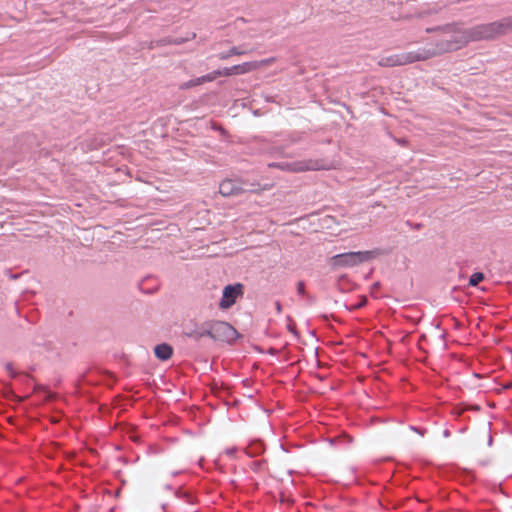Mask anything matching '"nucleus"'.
<instances>
[{"label": "nucleus", "instance_id": "obj_1", "mask_svg": "<svg viewBox=\"0 0 512 512\" xmlns=\"http://www.w3.org/2000/svg\"><path fill=\"white\" fill-rule=\"evenodd\" d=\"M440 32L441 38L433 44L430 48H423L426 55H429V59L448 53L451 51H456L468 43H458L461 38H467L466 36H469L468 29H463L457 24H447L442 27H436V28H427V33L432 32Z\"/></svg>", "mask_w": 512, "mask_h": 512}, {"label": "nucleus", "instance_id": "obj_2", "mask_svg": "<svg viewBox=\"0 0 512 512\" xmlns=\"http://www.w3.org/2000/svg\"><path fill=\"white\" fill-rule=\"evenodd\" d=\"M512 30V17L501 19L497 22L477 25L468 29V38L462 37L459 43H469L472 41L490 40L503 35Z\"/></svg>", "mask_w": 512, "mask_h": 512}, {"label": "nucleus", "instance_id": "obj_3", "mask_svg": "<svg viewBox=\"0 0 512 512\" xmlns=\"http://www.w3.org/2000/svg\"><path fill=\"white\" fill-rule=\"evenodd\" d=\"M269 168H278L287 172H307V171H319V170H330L334 168V165L323 159H306L295 162H281V163H269Z\"/></svg>", "mask_w": 512, "mask_h": 512}, {"label": "nucleus", "instance_id": "obj_4", "mask_svg": "<svg viewBox=\"0 0 512 512\" xmlns=\"http://www.w3.org/2000/svg\"><path fill=\"white\" fill-rule=\"evenodd\" d=\"M426 60H429V55H426L424 49L420 48L416 51L381 57L378 61V65L381 67L391 68Z\"/></svg>", "mask_w": 512, "mask_h": 512}, {"label": "nucleus", "instance_id": "obj_5", "mask_svg": "<svg viewBox=\"0 0 512 512\" xmlns=\"http://www.w3.org/2000/svg\"><path fill=\"white\" fill-rule=\"evenodd\" d=\"M235 332L234 328L224 321H213L207 324L205 329L188 333L189 337L199 339L204 336H209L214 339H219L221 335L230 336Z\"/></svg>", "mask_w": 512, "mask_h": 512}, {"label": "nucleus", "instance_id": "obj_6", "mask_svg": "<svg viewBox=\"0 0 512 512\" xmlns=\"http://www.w3.org/2000/svg\"><path fill=\"white\" fill-rule=\"evenodd\" d=\"M372 252H348L335 255L332 258L333 264L336 266H355L359 263L367 261L372 258Z\"/></svg>", "mask_w": 512, "mask_h": 512}, {"label": "nucleus", "instance_id": "obj_7", "mask_svg": "<svg viewBox=\"0 0 512 512\" xmlns=\"http://www.w3.org/2000/svg\"><path fill=\"white\" fill-rule=\"evenodd\" d=\"M244 286L241 283L227 285L223 289V294L219 302L221 309H228L232 307L238 298H241L244 293Z\"/></svg>", "mask_w": 512, "mask_h": 512}, {"label": "nucleus", "instance_id": "obj_8", "mask_svg": "<svg viewBox=\"0 0 512 512\" xmlns=\"http://www.w3.org/2000/svg\"><path fill=\"white\" fill-rule=\"evenodd\" d=\"M246 191L239 180L225 179L219 185V193L224 197L239 195Z\"/></svg>", "mask_w": 512, "mask_h": 512}, {"label": "nucleus", "instance_id": "obj_9", "mask_svg": "<svg viewBox=\"0 0 512 512\" xmlns=\"http://www.w3.org/2000/svg\"><path fill=\"white\" fill-rule=\"evenodd\" d=\"M273 59L262 60L260 62H245L243 64L235 65L236 74H245L250 71L256 70L263 65H268Z\"/></svg>", "mask_w": 512, "mask_h": 512}, {"label": "nucleus", "instance_id": "obj_10", "mask_svg": "<svg viewBox=\"0 0 512 512\" xmlns=\"http://www.w3.org/2000/svg\"><path fill=\"white\" fill-rule=\"evenodd\" d=\"M219 74L220 73H217V71H214L210 74H207V75H204L202 77H199L195 80H191L185 84H183L181 86V88H190V87H193V86H196V85H200V84H203L205 82H211L213 80H215L217 77H219Z\"/></svg>", "mask_w": 512, "mask_h": 512}, {"label": "nucleus", "instance_id": "obj_11", "mask_svg": "<svg viewBox=\"0 0 512 512\" xmlns=\"http://www.w3.org/2000/svg\"><path fill=\"white\" fill-rule=\"evenodd\" d=\"M155 355L158 359L165 361L171 358L173 349L168 344H159L154 349Z\"/></svg>", "mask_w": 512, "mask_h": 512}, {"label": "nucleus", "instance_id": "obj_12", "mask_svg": "<svg viewBox=\"0 0 512 512\" xmlns=\"http://www.w3.org/2000/svg\"><path fill=\"white\" fill-rule=\"evenodd\" d=\"M139 287L145 293H152L158 289V281L155 278L147 277L141 281Z\"/></svg>", "mask_w": 512, "mask_h": 512}, {"label": "nucleus", "instance_id": "obj_13", "mask_svg": "<svg viewBox=\"0 0 512 512\" xmlns=\"http://www.w3.org/2000/svg\"><path fill=\"white\" fill-rule=\"evenodd\" d=\"M175 495L187 504L194 505L196 503V496L191 491L180 488L176 491Z\"/></svg>", "mask_w": 512, "mask_h": 512}, {"label": "nucleus", "instance_id": "obj_14", "mask_svg": "<svg viewBox=\"0 0 512 512\" xmlns=\"http://www.w3.org/2000/svg\"><path fill=\"white\" fill-rule=\"evenodd\" d=\"M484 279V275L481 272L473 273L469 279L470 286H477Z\"/></svg>", "mask_w": 512, "mask_h": 512}, {"label": "nucleus", "instance_id": "obj_15", "mask_svg": "<svg viewBox=\"0 0 512 512\" xmlns=\"http://www.w3.org/2000/svg\"><path fill=\"white\" fill-rule=\"evenodd\" d=\"M217 73H220L219 77L235 75L236 74L235 66H232L230 68H225L224 70H217Z\"/></svg>", "mask_w": 512, "mask_h": 512}, {"label": "nucleus", "instance_id": "obj_16", "mask_svg": "<svg viewBox=\"0 0 512 512\" xmlns=\"http://www.w3.org/2000/svg\"><path fill=\"white\" fill-rule=\"evenodd\" d=\"M5 370L7 371V373L11 376V377H15L16 376V372L13 368V365L11 363H6L5 364Z\"/></svg>", "mask_w": 512, "mask_h": 512}, {"label": "nucleus", "instance_id": "obj_17", "mask_svg": "<svg viewBox=\"0 0 512 512\" xmlns=\"http://www.w3.org/2000/svg\"><path fill=\"white\" fill-rule=\"evenodd\" d=\"M297 291H298V294L299 295H304L305 294V284L303 281H299L298 284H297Z\"/></svg>", "mask_w": 512, "mask_h": 512}, {"label": "nucleus", "instance_id": "obj_18", "mask_svg": "<svg viewBox=\"0 0 512 512\" xmlns=\"http://www.w3.org/2000/svg\"><path fill=\"white\" fill-rule=\"evenodd\" d=\"M237 449L236 448H229V449H226V454L229 455V456H232L236 453Z\"/></svg>", "mask_w": 512, "mask_h": 512}, {"label": "nucleus", "instance_id": "obj_19", "mask_svg": "<svg viewBox=\"0 0 512 512\" xmlns=\"http://www.w3.org/2000/svg\"><path fill=\"white\" fill-rule=\"evenodd\" d=\"M212 128H213L214 130L223 131V128H222L220 125L216 124V123H214V124L212 125Z\"/></svg>", "mask_w": 512, "mask_h": 512}, {"label": "nucleus", "instance_id": "obj_20", "mask_svg": "<svg viewBox=\"0 0 512 512\" xmlns=\"http://www.w3.org/2000/svg\"><path fill=\"white\" fill-rule=\"evenodd\" d=\"M278 155L282 156L283 155V152L282 151H278L277 152Z\"/></svg>", "mask_w": 512, "mask_h": 512}, {"label": "nucleus", "instance_id": "obj_21", "mask_svg": "<svg viewBox=\"0 0 512 512\" xmlns=\"http://www.w3.org/2000/svg\"><path fill=\"white\" fill-rule=\"evenodd\" d=\"M249 191H251V192H257L258 190H257V189H250Z\"/></svg>", "mask_w": 512, "mask_h": 512}, {"label": "nucleus", "instance_id": "obj_22", "mask_svg": "<svg viewBox=\"0 0 512 512\" xmlns=\"http://www.w3.org/2000/svg\"><path fill=\"white\" fill-rule=\"evenodd\" d=\"M277 309H278V311H280V309H281L279 303L277 304Z\"/></svg>", "mask_w": 512, "mask_h": 512}, {"label": "nucleus", "instance_id": "obj_23", "mask_svg": "<svg viewBox=\"0 0 512 512\" xmlns=\"http://www.w3.org/2000/svg\"><path fill=\"white\" fill-rule=\"evenodd\" d=\"M33 392H34V396H35L36 395V387L35 386H34Z\"/></svg>", "mask_w": 512, "mask_h": 512}, {"label": "nucleus", "instance_id": "obj_24", "mask_svg": "<svg viewBox=\"0 0 512 512\" xmlns=\"http://www.w3.org/2000/svg\"><path fill=\"white\" fill-rule=\"evenodd\" d=\"M172 475L176 476V475H178V472H173Z\"/></svg>", "mask_w": 512, "mask_h": 512}]
</instances>
